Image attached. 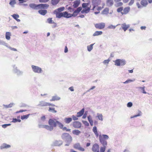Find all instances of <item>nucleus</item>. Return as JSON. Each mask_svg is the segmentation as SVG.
<instances>
[{"mask_svg": "<svg viewBox=\"0 0 152 152\" xmlns=\"http://www.w3.org/2000/svg\"><path fill=\"white\" fill-rule=\"evenodd\" d=\"M93 131L96 137H97L99 136V142L102 145H107V142L106 140L109 138V137L107 135L103 134L99 135L97 131V127L96 126L93 127Z\"/></svg>", "mask_w": 152, "mask_h": 152, "instance_id": "1", "label": "nucleus"}, {"mask_svg": "<svg viewBox=\"0 0 152 152\" xmlns=\"http://www.w3.org/2000/svg\"><path fill=\"white\" fill-rule=\"evenodd\" d=\"M65 7H61L58 8L57 9L54 10L53 11V13L55 14L56 18H60L62 17L65 18V16L64 15L65 14V12H67L66 11L63 12H61L64 10Z\"/></svg>", "mask_w": 152, "mask_h": 152, "instance_id": "2", "label": "nucleus"}, {"mask_svg": "<svg viewBox=\"0 0 152 152\" xmlns=\"http://www.w3.org/2000/svg\"><path fill=\"white\" fill-rule=\"evenodd\" d=\"M61 139L66 142L71 143L72 140V137L68 133H64L61 135Z\"/></svg>", "mask_w": 152, "mask_h": 152, "instance_id": "3", "label": "nucleus"}, {"mask_svg": "<svg viewBox=\"0 0 152 152\" xmlns=\"http://www.w3.org/2000/svg\"><path fill=\"white\" fill-rule=\"evenodd\" d=\"M90 1L87 3H83L82 4V7L83 9L81 11V13L82 14L88 13L91 10V5L89 7L88 6L90 4Z\"/></svg>", "mask_w": 152, "mask_h": 152, "instance_id": "4", "label": "nucleus"}, {"mask_svg": "<svg viewBox=\"0 0 152 152\" xmlns=\"http://www.w3.org/2000/svg\"><path fill=\"white\" fill-rule=\"evenodd\" d=\"M31 67L32 71L35 73L41 74L43 72V71L42 69L39 66L34 65H32L31 66Z\"/></svg>", "mask_w": 152, "mask_h": 152, "instance_id": "5", "label": "nucleus"}, {"mask_svg": "<svg viewBox=\"0 0 152 152\" xmlns=\"http://www.w3.org/2000/svg\"><path fill=\"white\" fill-rule=\"evenodd\" d=\"M114 62L115 65L117 66H124L126 64V61L124 59H117Z\"/></svg>", "mask_w": 152, "mask_h": 152, "instance_id": "6", "label": "nucleus"}, {"mask_svg": "<svg viewBox=\"0 0 152 152\" xmlns=\"http://www.w3.org/2000/svg\"><path fill=\"white\" fill-rule=\"evenodd\" d=\"M57 121H58L56 119L50 118L48 121V124L53 128L54 127H56L57 126Z\"/></svg>", "mask_w": 152, "mask_h": 152, "instance_id": "7", "label": "nucleus"}, {"mask_svg": "<svg viewBox=\"0 0 152 152\" xmlns=\"http://www.w3.org/2000/svg\"><path fill=\"white\" fill-rule=\"evenodd\" d=\"M95 27L97 29H102L104 28L105 26V24L104 23H96L95 24Z\"/></svg>", "mask_w": 152, "mask_h": 152, "instance_id": "8", "label": "nucleus"}, {"mask_svg": "<svg viewBox=\"0 0 152 152\" xmlns=\"http://www.w3.org/2000/svg\"><path fill=\"white\" fill-rule=\"evenodd\" d=\"M0 45H3L6 46L12 50H13L15 51H17V49L16 48H12L10 46H8L7 43L1 40H0Z\"/></svg>", "mask_w": 152, "mask_h": 152, "instance_id": "9", "label": "nucleus"}, {"mask_svg": "<svg viewBox=\"0 0 152 152\" xmlns=\"http://www.w3.org/2000/svg\"><path fill=\"white\" fill-rule=\"evenodd\" d=\"M63 142L61 140H56L54 141L51 144L52 146H60L63 144Z\"/></svg>", "mask_w": 152, "mask_h": 152, "instance_id": "10", "label": "nucleus"}, {"mask_svg": "<svg viewBox=\"0 0 152 152\" xmlns=\"http://www.w3.org/2000/svg\"><path fill=\"white\" fill-rule=\"evenodd\" d=\"M73 147L74 148L77 149L80 151H85V149L81 146L79 143L74 144L73 145Z\"/></svg>", "mask_w": 152, "mask_h": 152, "instance_id": "11", "label": "nucleus"}, {"mask_svg": "<svg viewBox=\"0 0 152 152\" xmlns=\"http://www.w3.org/2000/svg\"><path fill=\"white\" fill-rule=\"evenodd\" d=\"M99 146L97 143L94 144L93 146L92 150L94 152H100L99 151Z\"/></svg>", "mask_w": 152, "mask_h": 152, "instance_id": "12", "label": "nucleus"}, {"mask_svg": "<svg viewBox=\"0 0 152 152\" xmlns=\"http://www.w3.org/2000/svg\"><path fill=\"white\" fill-rule=\"evenodd\" d=\"M72 125L75 128L78 129L81 127V124L79 121H75L73 122Z\"/></svg>", "mask_w": 152, "mask_h": 152, "instance_id": "13", "label": "nucleus"}, {"mask_svg": "<svg viewBox=\"0 0 152 152\" xmlns=\"http://www.w3.org/2000/svg\"><path fill=\"white\" fill-rule=\"evenodd\" d=\"M73 12V13L72 14L69 13L67 12H65V14L64 15V16H65V18H69L72 17H76L77 14L76 13H75L74 11Z\"/></svg>", "mask_w": 152, "mask_h": 152, "instance_id": "14", "label": "nucleus"}, {"mask_svg": "<svg viewBox=\"0 0 152 152\" xmlns=\"http://www.w3.org/2000/svg\"><path fill=\"white\" fill-rule=\"evenodd\" d=\"M30 7L34 10H39L38 4H36L34 3H31L29 5Z\"/></svg>", "mask_w": 152, "mask_h": 152, "instance_id": "15", "label": "nucleus"}, {"mask_svg": "<svg viewBox=\"0 0 152 152\" xmlns=\"http://www.w3.org/2000/svg\"><path fill=\"white\" fill-rule=\"evenodd\" d=\"M39 10L40 9H47L49 7V5L46 4H38Z\"/></svg>", "mask_w": 152, "mask_h": 152, "instance_id": "16", "label": "nucleus"}, {"mask_svg": "<svg viewBox=\"0 0 152 152\" xmlns=\"http://www.w3.org/2000/svg\"><path fill=\"white\" fill-rule=\"evenodd\" d=\"M121 27L124 31H125L129 27L130 25L129 24L126 25L125 23H124L121 24Z\"/></svg>", "mask_w": 152, "mask_h": 152, "instance_id": "17", "label": "nucleus"}, {"mask_svg": "<svg viewBox=\"0 0 152 152\" xmlns=\"http://www.w3.org/2000/svg\"><path fill=\"white\" fill-rule=\"evenodd\" d=\"M80 3V0H76L73 2V7L74 8H76L79 5Z\"/></svg>", "mask_w": 152, "mask_h": 152, "instance_id": "18", "label": "nucleus"}, {"mask_svg": "<svg viewBox=\"0 0 152 152\" xmlns=\"http://www.w3.org/2000/svg\"><path fill=\"white\" fill-rule=\"evenodd\" d=\"M101 0H92L91 1L92 4L96 5L98 6L101 4Z\"/></svg>", "mask_w": 152, "mask_h": 152, "instance_id": "19", "label": "nucleus"}, {"mask_svg": "<svg viewBox=\"0 0 152 152\" xmlns=\"http://www.w3.org/2000/svg\"><path fill=\"white\" fill-rule=\"evenodd\" d=\"M113 0H107L106 2V5L109 7L112 6L113 4Z\"/></svg>", "mask_w": 152, "mask_h": 152, "instance_id": "20", "label": "nucleus"}, {"mask_svg": "<svg viewBox=\"0 0 152 152\" xmlns=\"http://www.w3.org/2000/svg\"><path fill=\"white\" fill-rule=\"evenodd\" d=\"M10 147L11 146L10 145L7 144L5 143H4L0 146V148L1 149L8 148Z\"/></svg>", "mask_w": 152, "mask_h": 152, "instance_id": "21", "label": "nucleus"}, {"mask_svg": "<svg viewBox=\"0 0 152 152\" xmlns=\"http://www.w3.org/2000/svg\"><path fill=\"white\" fill-rule=\"evenodd\" d=\"M84 111L85 109L84 108L82 109L79 112L77 113V117H79L82 116L84 114Z\"/></svg>", "mask_w": 152, "mask_h": 152, "instance_id": "22", "label": "nucleus"}, {"mask_svg": "<svg viewBox=\"0 0 152 152\" xmlns=\"http://www.w3.org/2000/svg\"><path fill=\"white\" fill-rule=\"evenodd\" d=\"M39 13L42 15H45L47 13L46 10H39L38 11Z\"/></svg>", "mask_w": 152, "mask_h": 152, "instance_id": "23", "label": "nucleus"}, {"mask_svg": "<svg viewBox=\"0 0 152 152\" xmlns=\"http://www.w3.org/2000/svg\"><path fill=\"white\" fill-rule=\"evenodd\" d=\"M72 118H66L64 119V122L67 124H69L72 121Z\"/></svg>", "mask_w": 152, "mask_h": 152, "instance_id": "24", "label": "nucleus"}, {"mask_svg": "<svg viewBox=\"0 0 152 152\" xmlns=\"http://www.w3.org/2000/svg\"><path fill=\"white\" fill-rule=\"evenodd\" d=\"M48 102H46L44 101H41L39 102L38 106H47Z\"/></svg>", "mask_w": 152, "mask_h": 152, "instance_id": "25", "label": "nucleus"}, {"mask_svg": "<svg viewBox=\"0 0 152 152\" xmlns=\"http://www.w3.org/2000/svg\"><path fill=\"white\" fill-rule=\"evenodd\" d=\"M61 99L60 98L57 96H53L52 97V99L50 100L51 101L59 100Z\"/></svg>", "mask_w": 152, "mask_h": 152, "instance_id": "26", "label": "nucleus"}, {"mask_svg": "<svg viewBox=\"0 0 152 152\" xmlns=\"http://www.w3.org/2000/svg\"><path fill=\"white\" fill-rule=\"evenodd\" d=\"M102 31H96L93 34V36L94 37L98 36L99 35H101L102 34Z\"/></svg>", "mask_w": 152, "mask_h": 152, "instance_id": "27", "label": "nucleus"}, {"mask_svg": "<svg viewBox=\"0 0 152 152\" xmlns=\"http://www.w3.org/2000/svg\"><path fill=\"white\" fill-rule=\"evenodd\" d=\"M44 126L45 128L47 130L50 131H52L53 129V127L50 125L48 126V125H45Z\"/></svg>", "mask_w": 152, "mask_h": 152, "instance_id": "28", "label": "nucleus"}, {"mask_svg": "<svg viewBox=\"0 0 152 152\" xmlns=\"http://www.w3.org/2000/svg\"><path fill=\"white\" fill-rule=\"evenodd\" d=\"M140 3L144 7H146L148 4L147 1L146 0H142Z\"/></svg>", "mask_w": 152, "mask_h": 152, "instance_id": "29", "label": "nucleus"}, {"mask_svg": "<svg viewBox=\"0 0 152 152\" xmlns=\"http://www.w3.org/2000/svg\"><path fill=\"white\" fill-rule=\"evenodd\" d=\"M109 9L108 8H105L102 12V14L107 15L109 13Z\"/></svg>", "mask_w": 152, "mask_h": 152, "instance_id": "30", "label": "nucleus"}, {"mask_svg": "<svg viewBox=\"0 0 152 152\" xmlns=\"http://www.w3.org/2000/svg\"><path fill=\"white\" fill-rule=\"evenodd\" d=\"M60 0H51V3L53 6H55L59 2Z\"/></svg>", "mask_w": 152, "mask_h": 152, "instance_id": "31", "label": "nucleus"}, {"mask_svg": "<svg viewBox=\"0 0 152 152\" xmlns=\"http://www.w3.org/2000/svg\"><path fill=\"white\" fill-rule=\"evenodd\" d=\"M16 4L15 0H10L9 4L12 7H14V5Z\"/></svg>", "mask_w": 152, "mask_h": 152, "instance_id": "32", "label": "nucleus"}, {"mask_svg": "<svg viewBox=\"0 0 152 152\" xmlns=\"http://www.w3.org/2000/svg\"><path fill=\"white\" fill-rule=\"evenodd\" d=\"M15 105V104L13 103H10L8 105L3 104V106L6 108H11L12 106Z\"/></svg>", "mask_w": 152, "mask_h": 152, "instance_id": "33", "label": "nucleus"}, {"mask_svg": "<svg viewBox=\"0 0 152 152\" xmlns=\"http://www.w3.org/2000/svg\"><path fill=\"white\" fill-rule=\"evenodd\" d=\"M11 33L10 32H6L5 34V37L7 39L9 40L10 39Z\"/></svg>", "mask_w": 152, "mask_h": 152, "instance_id": "34", "label": "nucleus"}, {"mask_svg": "<svg viewBox=\"0 0 152 152\" xmlns=\"http://www.w3.org/2000/svg\"><path fill=\"white\" fill-rule=\"evenodd\" d=\"M120 25V24H118L116 26H114L112 24H111V25H110L109 26L107 27V28L108 29H114L118 25Z\"/></svg>", "mask_w": 152, "mask_h": 152, "instance_id": "35", "label": "nucleus"}, {"mask_svg": "<svg viewBox=\"0 0 152 152\" xmlns=\"http://www.w3.org/2000/svg\"><path fill=\"white\" fill-rule=\"evenodd\" d=\"M95 43L91 44L90 45H88L87 46V49L88 50L89 52L91 51L93 48V46Z\"/></svg>", "mask_w": 152, "mask_h": 152, "instance_id": "36", "label": "nucleus"}, {"mask_svg": "<svg viewBox=\"0 0 152 152\" xmlns=\"http://www.w3.org/2000/svg\"><path fill=\"white\" fill-rule=\"evenodd\" d=\"M130 8L129 7H127L123 9L124 12V14H127L129 11Z\"/></svg>", "mask_w": 152, "mask_h": 152, "instance_id": "37", "label": "nucleus"}, {"mask_svg": "<svg viewBox=\"0 0 152 152\" xmlns=\"http://www.w3.org/2000/svg\"><path fill=\"white\" fill-rule=\"evenodd\" d=\"M72 132L73 134H75L77 135H78L80 134V133H81V132L78 130L75 129L73 130L72 131Z\"/></svg>", "mask_w": 152, "mask_h": 152, "instance_id": "38", "label": "nucleus"}, {"mask_svg": "<svg viewBox=\"0 0 152 152\" xmlns=\"http://www.w3.org/2000/svg\"><path fill=\"white\" fill-rule=\"evenodd\" d=\"M88 119L91 125L92 126L93 125V122L92 119L90 115H89L88 117Z\"/></svg>", "mask_w": 152, "mask_h": 152, "instance_id": "39", "label": "nucleus"}, {"mask_svg": "<svg viewBox=\"0 0 152 152\" xmlns=\"http://www.w3.org/2000/svg\"><path fill=\"white\" fill-rule=\"evenodd\" d=\"M82 7H78L76 10H75L74 11V12L76 13L77 14L79 13V12L82 10Z\"/></svg>", "mask_w": 152, "mask_h": 152, "instance_id": "40", "label": "nucleus"}, {"mask_svg": "<svg viewBox=\"0 0 152 152\" xmlns=\"http://www.w3.org/2000/svg\"><path fill=\"white\" fill-rule=\"evenodd\" d=\"M135 80V79H134L133 80H131L128 79L125 82H123V83L124 84H127L128 83H129L133 82Z\"/></svg>", "mask_w": 152, "mask_h": 152, "instance_id": "41", "label": "nucleus"}, {"mask_svg": "<svg viewBox=\"0 0 152 152\" xmlns=\"http://www.w3.org/2000/svg\"><path fill=\"white\" fill-rule=\"evenodd\" d=\"M46 22H47L50 24L54 23L55 22L52 20V18H49L47 19Z\"/></svg>", "mask_w": 152, "mask_h": 152, "instance_id": "42", "label": "nucleus"}, {"mask_svg": "<svg viewBox=\"0 0 152 152\" xmlns=\"http://www.w3.org/2000/svg\"><path fill=\"white\" fill-rule=\"evenodd\" d=\"M30 114H28L27 115H24L23 116H21V118L22 120H23L24 119H26L28 118L29 116V115H30Z\"/></svg>", "mask_w": 152, "mask_h": 152, "instance_id": "43", "label": "nucleus"}, {"mask_svg": "<svg viewBox=\"0 0 152 152\" xmlns=\"http://www.w3.org/2000/svg\"><path fill=\"white\" fill-rule=\"evenodd\" d=\"M106 145H102L103 146L100 147V152H104L106 148Z\"/></svg>", "mask_w": 152, "mask_h": 152, "instance_id": "44", "label": "nucleus"}, {"mask_svg": "<svg viewBox=\"0 0 152 152\" xmlns=\"http://www.w3.org/2000/svg\"><path fill=\"white\" fill-rule=\"evenodd\" d=\"M97 117L98 118V119L101 121H103V116L102 114L97 113Z\"/></svg>", "mask_w": 152, "mask_h": 152, "instance_id": "45", "label": "nucleus"}, {"mask_svg": "<svg viewBox=\"0 0 152 152\" xmlns=\"http://www.w3.org/2000/svg\"><path fill=\"white\" fill-rule=\"evenodd\" d=\"M123 5V3L121 2H118L115 4V6L116 7H121Z\"/></svg>", "mask_w": 152, "mask_h": 152, "instance_id": "46", "label": "nucleus"}, {"mask_svg": "<svg viewBox=\"0 0 152 152\" xmlns=\"http://www.w3.org/2000/svg\"><path fill=\"white\" fill-rule=\"evenodd\" d=\"M12 67H13V72L15 73L16 72L19 70L18 69L17 67L15 65H12Z\"/></svg>", "mask_w": 152, "mask_h": 152, "instance_id": "47", "label": "nucleus"}, {"mask_svg": "<svg viewBox=\"0 0 152 152\" xmlns=\"http://www.w3.org/2000/svg\"><path fill=\"white\" fill-rule=\"evenodd\" d=\"M56 123H57V124L58 125L60 129H62L64 126V125L58 121H57Z\"/></svg>", "mask_w": 152, "mask_h": 152, "instance_id": "48", "label": "nucleus"}, {"mask_svg": "<svg viewBox=\"0 0 152 152\" xmlns=\"http://www.w3.org/2000/svg\"><path fill=\"white\" fill-rule=\"evenodd\" d=\"M49 111L53 113H56L57 112V111L55 110V108L53 107H49Z\"/></svg>", "mask_w": 152, "mask_h": 152, "instance_id": "49", "label": "nucleus"}, {"mask_svg": "<svg viewBox=\"0 0 152 152\" xmlns=\"http://www.w3.org/2000/svg\"><path fill=\"white\" fill-rule=\"evenodd\" d=\"M139 88L142 91V93L145 94L147 93V92L145 91V86H143V87H139Z\"/></svg>", "mask_w": 152, "mask_h": 152, "instance_id": "50", "label": "nucleus"}, {"mask_svg": "<svg viewBox=\"0 0 152 152\" xmlns=\"http://www.w3.org/2000/svg\"><path fill=\"white\" fill-rule=\"evenodd\" d=\"M123 10V7H121L118 8L117 9V11L118 12H120L122 11Z\"/></svg>", "mask_w": 152, "mask_h": 152, "instance_id": "51", "label": "nucleus"}, {"mask_svg": "<svg viewBox=\"0 0 152 152\" xmlns=\"http://www.w3.org/2000/svg\"><path fill=\"white\" fill-rule=\"evenodd\" d=\"M18 75H22L23 74V72L18 70L15 73Z\"/></svg>", "mask_w": 152, "mask_h": 152, "instance_id": "52", "label": "nucleus"}, {"mask_svg": "<svg viewBox=\"0 0 152 152\" xmlns=\"http://www.w3.org/2000/svg\"><path fill=\"white\" fill-rule=\"evenodd\" d=\"M12 17L15 20L16 19L19 17V15L18 14H14L12 15Z\"/></svg>", "mask_w": 152, "mask_h": 152, "instance_id": "53", "label": "nucleus"}, {"mask_svg": "<svg viewBox=\"0 0 152 152\" xmlns=\"http://www.w3.org/2000/svg\"><path fill=\"white\" fill-rule=\"evenodd\" d=\"M133 105L132 103L131 102H129L127 104V106L128 107H130Z\"/></svg>", "mask_w": 152, "mask_h": 152, "instance_id": "54", "label": "nucleus"}, {"mask_svg": "<svg viewBox=\"0 0 152 152\" xmlns=\"http://www.w3.org/2000/svg\"><path fill=\"white\" fill-rule=\"evenodd\" d=\"M110 61V60L109 59H107V60H105L103 61V63L104 64H107L109 63Z\"/></svg>", "mask_w": 152, "mask_h": 152, "instance_id": "55", "label": "nucleus"}, {"mask_svg": "<svg viewBox=\"0 0 152 152\" xmlns=\"http://www.w3.org/2000/svg\"><path fill=\"white\" fill-rule=\"evenodd\" d=\"M82 122L85 125L87 126H89V123L87 121H83Z\"/></svg>", "mask_w": 152, "mask_h": 152, "instance_id": "56", "label": "nucleus"}, {"mask_svg": "<svg viewBox=\"0 0 152 152\" xmlns=\"http://www.w3.org/2000/svg\"><path fill=\"white\" fill-rule=\"evenodd\" d=\"M68 10L69 11V12H72L74 11V9L70 7H69L68 8Z\"/></svg>", "mask_w": 152, "mask_h": 152, "instance_id": "57", "label": "nucleus"}, {"mask_svg": "<svg viewBox=\"0 0 152 152\" xmlns=\"http://www.w3.org/2000/svg\"><path fill=\"white\" fill-rule=\"evenodd\" d=\"M49 0H39L40 3H46L49 1Z\"/></svg>", "mask_w": 152, "mask_h": 152, "instance_id": "58", "label": "nucleus"}, {"mask_svg": "<svg viewBox=\"0 0 152 152\" xmlns=\"http://www.w3.org/2000/svg\"><path fill=\"white\" fill-rule=\"evenodd\" d=\"M72 118L73 119L74 121L77 120L78 119V118L77 117H76L74 115H72Z\"/></svg>", "mask_w": 152, "mask_h": 152, "instance_id": "59", "label": "nucleus"}, {"mask_svg": "<svg viewBox=\"0 0 152 152\" xmlns=\"http://www.w3.org/2000/svg\"><path fill=\"white\" fill-rule=\"evenodd\" d=\"M134 0H131L129 4V6H131L134 3Z\"/></svg>", "mask_w": 152, "mask_h": 152, "instance_id": "60", "label": "nucleus"}, {"mask_svg": "<svg viewBox=\"0 0 152 152\" xmlns=\"http://www.w3.org/2000/svg\"><path fill=\"white\" fill-rule=\"evenodd\" d=\"M138 113L137 114V115L138 116H140L142 115V113L141 111L139 110L138 111Z\"/></svg>", "mask_w": 152, "mask_h": 152, "instance_id": "61", "label": "nucleus"}, {"mask_svg": "<svg viewBox=\"0 0 152 152\" xmlns=\"http://www.w3.org/2000/svg\"><path fill=\"white\" fill-rule=\"evenodd\" d=\"M20 3H22L26 1V0H18Z\"/></svg>", "mask_w": 152, "mask_h": 152, "instance_id": "62", "label": "nucleus"}, {"mask_svg": "<svg viewBox=\"0 0 152 152\" xmlns=\"http://www.w3.org/2000/svg\"><path fill=\"white\" fill-rule=\"evenodd\" d=\"M18 119H17L16 118H13L12 119V122L13 123H16L17 122H18Z\"/></svg>", "mask_w": 152, "mask_h": 152, "instance_id": "63", "label": "nucleus"}, {"mask_svg": "<svg viewBox=\"0 0 152 152\" xmlns=\"http://www.w3.org/2000/svg\"><path fill=\"white\" fill-rule=\"evenodd\" d=\"M103 8V7H98L96 8V10L98 11H100V10H101Z\"/></svg>", "mask_w": 152, "mask_h": 152, "instance_id": "64", "label": "nucleus"}]
</instances>
